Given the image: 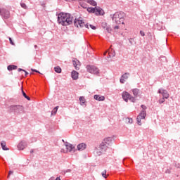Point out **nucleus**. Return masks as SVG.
Wrapping results in <instances>:
<instances>
[{
  "mask_svg": "<svg viewBox=\"0 0 180 180\" xmlns=\"http://www.w3.org/2000/svg\"><path fill=\"white\" fill-rule=\"evenodd\" d=\"M159 60L160 61H162V63H167V57L165 56H160Z\"/></svg>",
  "mask_w": 180,
  "mask_h": 180,
  "instance_id": "obj_26",
  "label": "nucleus"
},
{
  "mask_svg": "<svg viewBox=\"0 0 180 180\" xmlns=\"http://www.w3.org/2000/svg\"><path fill=\"white\" fill-rule=\"evenodd\" d=\"M133 94L134 95V96H139V94H140V91L137 89H134L133 91Z\"/></svg>",
  "mask_w": 180,
  "mask_h": 180,
  "instance_id": "obj_24",
  "label": "nucleus"
},
{
  "mask_svg": "<svg viewBox=\"0 0 180 180\" xmlns=\"http://www.w3.org/2000/svg\"><path fill=\"white\" fill-rule=\"evenodd\" d=\"M71 75H72V79H78V75H79L78 72L73 70L72 72Z\"/></svg>",
  "mask_w": 180,
  "mask_h": 180,
  "instance_id": "obj_18",
  "label": "nucleus"
},
{
  "mask_svg": "<svg viewBox=\"0 0 180 180\" xmlns=\"http://www.w3.org/2000/svg\"><path fill=\"white\" fill-rule=\"evenodd\" d=\"M108 26V23L106 22H102L101 24V27H103V29H105Z\"/></svg>",
  "mask_w": 180,
  "mask_h": 180,
  "instance_id": "obj_31",
  "label": "nucleus"
},
{
  "mask_svg": "<svg viewBox=\"0 0 180 180\" xmlns=\"http://www.w3.org/2000/svg\"><path fill=\"white\" fill-rule=\"evenodd\" d=\"M142 110L139 113V115L137 116L136 120L139 126H141L142 122L141 120H144L146 119V116L147 113L146 112V109H147V107L144 105H141Z\"/></svg>",
  "mask_w": 180,
  "mask_h": 180,
  "instance_id": "obj_4",
  "label": "nucleus"
},
{
  "mask_svg": "<svg viewBox=\"0 0 180 180\" xmlns=\"http://www.w3.org/2000/svg\"><path fill=\"white\" fill-rule=\"evenodd\" d=\"M116 56V53L115 51L113 52H109L108 53V58H112V57H115Z\"/></svg>",
  "mask_w": 180,
  "mask_h": 180,
  "instance_id": "obj_25",
  "label": "nucleus"
},
{
  "mask_svg": "<svg viewBox=\"0 0 180 180\" xmlns=\"http://www.w3.org/2000/svg\"><path fill=\"white\" fill-rule=\"evenodd\" d=\"M57 110H58V106H56L53 108L51 112V116H53V115H56L57 113Z\"/></svg>",
  "mask_w": 180,
  "mask_h": 180,
  "instance_id": "obj_27",
  "label": "nucleus"
},
{
  "mask_svg": "<svg viewBox=\"0 0 180 180\" xmlns=\"http://www.w3.org/2000/svg\"><path fill=\"white\" fill-rule=\"evenodd\" d=\"M94 65H89L86 66V68H94Z\"/></svg>",
  "mask_w": 180,
  "mask_h": 180,
  "instance_id": "obj_40",
  "label": "nucleus"
},
{
  "mask_svg": "<svg viewBox=\"0 0 180 180\" xmlns=\"http://www.w3.org/2000/svg\"><path fill=\"white\" fill-rule=\"evenodd\" d=\"M105 30L108 32V33H111L112 32V28L110 27V26L107 25Z\"/></svg>",
  "mask_w": 180,
  "mask_h": 180,
  "instance_id": "obj_28",
  "label": "nucleus"
},
{
  "mask_svg": "<svg viewBox=\"0 0 180 180\" xmlns=\"http://www.w3.org/2000/svg\"><path fill=\"white\" fill-rule=\"evenodd\" d=\"M20 6H21V8H23V9H27V6H26V4L21 3Z\"/></svg>",
  "mask_w": 180,
  "mask_h": 180,
  "instance_id": "obj_30",
  "label": "nucleus"
},
{
  "mask_svg": "<svg viewBox=\"0 0 180 180\" xmlns=\"http://www.w3.org/2000/svg\"><path fill=\"white\" fill-rule=\"evenodd\" d=\"M178 67H179V68H180V65H179Z\"/></svg>",
  "mask_w": 180,
  "mask_h": 180,
  "instance_id": "obj_50",
  "label": "nucleus"
},
{
  "mask_svg": "<svg viewBox=\"0 0 180 180\" xmlns=\"http://www.w3.org/2000/svg\"><path fill=\"white\" fill-rule=\"evenodd\" d=\"M55 72L60 74L61 72V68H54Z\"/></svg>",
  "mask_w": 180,
  "mask_h": 180,
  "instance_id": "obj_32",
  "label": "nucleus"
},
{
  "mask_svg": "<svg viewBox=\"0 0 180 180\" xmlns=\"http://www.w3.org/2000/svg\"><path fill=\"white\" fill-rule=\"evenodd\" d=\"M10 112H13L17 115H22V113H25V109L22 105H11L10 106Z\"/></svg>",
  "mask_w": 180,
  "mask_h": 180,
  "instance_id": "obj_5",
  "label": "nucleus"
},
{
  "mask_svg": "<svg viewBox=\"0 0 180 180\" xmlns=\"http://www.w3.org/2000/svg\"><path fill=\"white\" fill-rule=\"evenodd\" d=\"M7 68H18V66L15 65H10L7 67Z\"/></svg>",
  "mask_w": 180,
  "mask_h": 180,
  "instance_id": "obj_33",
  "label": "nucleus"
},
{
  "mask_svg": "<svg viewBox=\"0 0 180 180\" xmlns=\"http://www.w3.org/2000/svg\"><path fill=\"white\" fill-rule=\"evenodd\" d=\"M89 27H91V29H92V30H96V27H95L94 25H89Z\"/></svg>",
  "mask_w": 180,
  "mask_h": 180,
  "instance_id": "obj_38",
  "label": "nucleus"
},
{
  "mask_svg": "<svg viewBox=\"0 0 180 180\" xmlns=\"http://www.w3.org/2000/svg\"><path fill=\"white\" fill-rule=\"evenodd\" d=\"M12 174H13V172L10 171L9 173H8V175H12Z\"/></svg>",
  "mask_w": 180,
  "mask_h": 180,
  "instance_id": "obj_41",
  "label": "nucleus"
},
{
  "mask_svg": "<svg viewBox=\"0 0 180 180\" xmlns=\"http://www.w3.org/2000/svg\"><path fill=\"white\" fill-rule=\"evenodd\" d=\"M101 175L103 178H106V170L103 171Z\"/></svg>",
  "mask_w": 180,
  "mask_h": 180,
  "instance_id": "obj_35",
  "label": "nucleus"
},
{
  "mask_svg": "<svg viewBox=\"0 0 180 180\" xmlns=\"http://www.w3.org/2000/svg\"><path fill=\"white\" fill-rule=\"evenodd\" d=\"M122 98L125 102H127L128 101H131V102H136V98L134 97H131L130 94L127 93V91H124L122 93Z\"/></svg>",
  "mask_w": 180,
  "mask_h": 180,
  "instance_id": "obj_6",
  "label": "nucleus"
},
{
  "mask_svg": "<svg viewBox=\"0 0 180 180\" xmlns=\"http://www.w3.org/2000/svg\"><path fill=\"white\" fill-rule=\"evenodd\" d=\"M65 147L66 148V150H63V153H74L75 151V146H73L72 144L69 143L68 142H66L65 143Z\"/></svg>",
  "mask_w": 180,
  "mask_h": 180,
  "instance_id": "obj_7",
  "label": "nucleus"
},
{
  "mask_svg": "<svg viewBox=\"0 0 180 180\" xmlns=\"http://www.w3.org/2000/svg\"><path fill=\"white\" fill-rule=\"evenodd\" d=\"M86 148V144L82 143L77 146V150L79 151H84Z\"/></svg>",
  "mask_w": 180,
  "mask_h": 180,
  "instance_id": "obj_14",
  "label": "nucleus"
},
{
  "mask_svg": "<svg viewBox=\"0 0 180 180\" xmlns=\"http://www.w3.org/2000/svg\"><path fill=\"white\" fill-rule=\"evenodd\" d=\"M87 71L90 72V74H99V69L98 68H89Z\"/></svg>",
  "mask_w": 180,
  "mask_h": 180,
  "instance_id": "obj_13",
  "label": "nucleus"
},
{
  "mask_svg": "<svg viewBox=\"0 0 180 180\" xmlns=\"http://www.w3.org/2000/svg\"><path fill=\"white\" fill-rule=\"evenodd\" d=\"M31 71L32 72H38V74H41V75H43L44 74H46V71L44 70H41L39 71V70L33 69V68L31 69Z\"/></svg>",
  "mask_w": 180,
  "mask_h": 180,
  "instance_id": "obj_20",
  "label": "nucleus"
},
{
  "mask_svg": "<svg viewBox=\"0 0 180 180\" xmlns=\"http://www.w3.org/2000/svg\"><path fill=\"white\" fill-rule=\"evenodd\" d=\"M72 64L75 68H79L81 67V63L77 59L72 60Z\"/></svg>",
  "mask_w": 180,
  "mask_h": 180,
  "instance_id": "obj_15",
  "label": "nucleus"
},
{
  "mask_svg": "<svg viewBox=\"0 0 180 180\" xmlns=\"http://www.w3.org/2000/svg\"><path fill=\"white\" fill-rule=\"evenodd\" d=\"M0 15L4 18V19H9L11 13L8 11H6L4 8H0Z\"/></svg>",
  "mask_w": 180,
  "mask_h": 180,
  "instance_id": "obj_8",
  "label": "nucleus"
},
{
  "mask_svg": "<svg viewBox=\"0 0 180 180\" xmlns=\"http://www.w3.org/2000/svg\"><path fill=\"white\" fill-rule=\"evenodd\" d=\"M112 143V138H105L103 140L101 145L97 148L96 153L97 155H101L102 153H105Z\"/></svg>",
  "mask_w": 180,
  "mask_h": 180,
  "instance_id": "obj_2",
  "label": "nucleus"
},
{
  "mask_svg": "<svg viewBox=\"0 0 180 180\" xmlns=\"http://www.w3.org/2000/svg\"><path fill=\"white\" fill-rule=\"evenodd\" d=\"M140 34L141 36H143V37L146 36V34L144 33L143 31H140Z\"/></svg>",
  "mask_w": 180,
  "mask_h": 180,
  "instance_id": "obj_39",
  "label": "nucleus"
},
{
  "mask_svg": "<svg viewBox=\"0 0 180 180\" xmlns=\"http://www.w3.org/2000/svg\"><path fill=\"white\" fill-rule=\"evenodd\" d=\"M81 6H82V8H86V7H85V5L84 4H82Z\"/></svg>",
  "mask_w": 180,
  "mask_h": 180,
  "instance_id": "obj_42",
  "label": "nucleus"
},
{
  "mask_svg": "<svg viewBox=\"0 0 180 180\" xmlns=\"http://www.w3.org/2000/svg\"><path fill=\"white\" fill-rule=\"evenodd\" d=\"M1 146L3 150H9L8 148H6V142H5V141H1Z\"/></svg>",
  "mask_w": 180,
  "mask_h": 180,
  "instance_id": "obj_22",
  "label": "nucleus"
},
{
  "mask_svg": "<svg viewBox=\"0 0 180 180\" xmlns=\"http://www.w3.org/2000/svg\"><path fill=\"white\" fill-rule=\"evenodd\" d=\"M34 47H35V48L37 47V45H34Z\"/></svg>",
  "mask_w": 180,
  "mask_h": 180,
  "instance_id": "obj_49",
  "label": "nucleus"
},
{
  "mask_svg": "<svg viewBox=\"0 0 180 180\" xmlns=\"http://www.w3.org/2000/svg\"><path fill=\"white\" fill-rule=\"evenodd\" d=\"M96 11V7H89L87 8V11H89V13H95Z\"/></svg>",
  "mask_w": 180,
  "mask_h": 180,
  "instance_id": "obj_21",
  "label": "nucleus"
},
{
  "mask_svg": "<svg viewBox=\"0 0 180 180\" xmlns=\"http://www.w3.org/2000/svg\"><path fill=\"white\" fill-rule=\"evenodd\" d=\"M94 99L98 101L99 102L105 101V96L100 95H94Z\"/></svg>",
  "mask_w": 180,
  "mask_h": 180,
  "instance_id": "obj_17",
  "label": "nucleus"
},
{
  "mask_svg": "<svg viewBox=\"0 0 180 180\" xmlns=\"http://www.w3.org/2000/svg\"><path fill=\"white\" fill-rule=\"evenodd\" d=\"M114 29H119V26L118 25L115 26Z\"/></svg>",
  "mask_w": 180,
  "mask_h": 180,
  "instance_id": "obj_43",
  "label": "nucleus"
},
{
  "mask_svg": "<svg viewBox=\"0 0 180 180\" xmlns=\"http://www.w3.org/2000/svg\"><path fill=\"white\" fill-rule=\"evenodd\" d=\"M8 71H12V68H8Z\"/></svg>",
  "mask_w": 180,
  "mask_h": 180,
  "instance_id": "obj_45",
  "label": "nucleus"
},
{
  "mask_svg": "<svg viewBox=\"0 0 180 180\" xmlns=\"http://www.w3.org/2000/svg\"><path fill=\"white\" fill-rule=\"evenodd\" d=\"M165 102V98H162L160 100H159V103H164Z\"/></svg>",
  "mask_w": 180,
  "mask_h": 180,
  "instance_id": "obj_37",
  "label": "nucleus"
},
{
  "mask_svg": "<svg viewBox=\"0 0 180 180\" xmlns=\"http://www.w3.org/2000/svg\"><path fill=\"white\" fill-rule=\"evenodd\" d=\"M112 20L115 22L117 25H120L124 23V13L123 12H116L112 15H111Z\"/></svg>",
  "mask_w": 180,
  "mask_h": 180,
  "instance_id": "obj_3",
  "label": "nucleus"
},
{
  "mask_svg": "<svg viewBox=\"0 0 180 180\" xmlns=\"http://www.w3.org/2000/svg\"><path fill=\"white\" fill-rule=\"evenodd\" d=\"M58 22L60 25H62V26H70V25H72V22H74V25L76 27H86V29H89L88 23L82 20L81 18L74 20V17L67 13H60L58 15Z\"/></svg>",
  "mask_w": 180,
  "mask_h": 180,
  "instance_id": "obj_1",
  "label": "nucleus"
},
{
  "mask_svg": "<svg viewBox=\"0 0 180 180\" xmlns=\"http://www.w3.org/2000/svg\"><path fill=\"white\" fill-rule=\"evenodd\" d=\"M22 92L23 96H24L26 99H27V101H30V97L27 96V95H26V93H25V91H23V90L22 91Z\"/></svg>",
  "mask_w": 180,
  "mask_h": 180,
  "instance_id": "obj_29",
  "label": "nucleus"
},
{
  "mask_svg": "<svg viewBox=\"0 0 180 180\" xmlns=\"http://www.w3.org/2000/svg\"><path fill=\"white\" fill-rule=\"evenodd\" d=\"M86 4H89V5H92V6H96V1L94 0H84Z\"/></svg>",
  "mask_w": 180,
  "mask_h": 180,
  "instance_id": "obj_19",
  "label": "nucleus"
},
{
  "mask_svg": "<svg viewBox=\"0 0 180 180\" xmlns=\"http://www.w3.org/2000/svg\"><path fill=\"white\" fill-rule=\"evenodd\" d=\"M8 39H9L10 44H11L12 46H15V43H14L13 41L12 40V38L9 37Z\"/></svg>",
  "mask_w": 180,
  "mask_h": 180,
  "instance_id": "obj_36",
  "label": "nucleus"
},
{
  "mask_svg": "<svg viewBox=\"0 0 180 180\" xmlns=\"http://www.w3.org/2000/svg\"><path fill=\"white\" fill-rule=\"evenodd\" d=\"M159 94H161L165 99H168L169 98V94H168V91L163 89H160L158 91Z\"/></svg>",
  "mask_w": 180,
  "mask_h": 180,
  "instance_id": "obj_9",
  "label": "nucleus"
},
{
  "mask_svg": "<svg viewBox=\"0 0 180 180\" xmlns=\"http://www.w3.org/2000/svg\"><path fill=\"white\" fill-rule=\"evenodd\" d=\"M56 180H61V179H60V177H57Z\"/></svg>",
  "mask_w": 180,
  "mask_h": 180,
  "instance_id": "obj_44",
  "label": "nucleus"
},
{
  "mask_svg": "<svg viewBox=\"0 0 180 180\" xmlns=\"http://www.w3.org/2000/svg\"><path fill=\"white\" fill-rule=\"evenodd\" d=\"M95 15L97 16L105 15V11L101 7H96Z\"/></svg>",
  "mask_w": 180,
  "mask_h": 180,
  "instance_id": "obj_10",
  "label": "nucleus"
},
{
  "mask_svg": "<svg viewBox=\"0 0 180 180\" xmlns=\"http://www.w3.org/2000/svg\"><path fill=\"white\" fill-rule=\"evenodd\" d=\"M18 72H21V74H24L25 77H27V75H29V72H30V70H25L22 68H19L18 70Z\"/></svg>",
  "mask_w": 180,
  "mask_h": 180,
  "instance_id": "obj_16",
  "label": "nucleus"
},
{
  "mask_svg": "<svg viewBox=\"0 0 180 180\" xmlns=\"http://www.w3.org/2000/svg\"><path fill=\"white\" fill-rule=\"evenodd\" d=\"M79 101H80V105H84V103H85L86 101H85V97L84 96H80L79 98Z\"/></svg>",
  "mask_w": 180,
  "mask_h": 180,
  "instance_id": "obj_23",
  "label": "nucleus"
},
{
  "mask_svg": "<svg viewBox=\"0 0 180 180\" xmlns=\"http://www.w3.org/2000/svg\"><path fill=\"white\" fill-rule=\"evenodd\" d=\"M54 68H60V66L55 67Z\"/></svg>",
  "mask_w": 180,
  "mask_h": 180,
  "instance_id": "obj_47",
  "label": "nucleus"
},
{
  "mask_svg": "<svg viewBox=\"0 0 180 180\" xmlns=\"http://www.w3.org/2000/svg\"><path fill=\"white\" fill-rule=\"evenodd\" d=\"M26 146H27V144H26V142L25 141H21L18 146V150H25V148H26Z\"/></svg>",
  "mask_w": 180,
  "mask_h": 180,
  "instance_id": "obj_12",
  "label": "nucleus"
},
{
  "mask_svg": "<svg viewBox=\"0 0 180 180\" xmlns=\"http://www.w3.org/2000/svg\"><path fill=\"white\" fill-rule=\"evenodd\" d=\"M126 121H127L128 123H130V124L133 123V119H131V118H127V119L126 120Z\"/></svg>",
  "mask_w": 180,
  "mask_h": 180,
  "instance_id": "obj_34",
  "label": "nucleus"
},
{
  "mask_svg": "<svg viewBox=\"0 0 180 180\" xmlns=\"http://www.w3.org/2000/svg\"><path fill=\"white\" fill-rule=\"evenodd\" d=\"M31 154H33V150H30Z\"/></svg>",
  "mask_w": 180,
  "mask_h": 180,
  "instance_id": "obj_46",
  "label": "nucleus"
},
{
  "mask_svg": "<svg viewBox=\"0 0 180 180\" xmlns=\"http://www.w3.org/2000/svg\"><path fill=\"white\" fill-rule=\"evenodd\" d=\"M104 56H106V52L104 53Z\"/></svg>",
  "mask_w": 180,
  "mask_h": 180,
  "instance_id": "obj_48",
  "label": "nucleus"
},
{
  "mask_svg": "<svg viewBox=\"0 0 180 180\" xmlns=\"http://www.w3.org/2000/svg\"><path fill=\"white\" fill-rule=\"evenodd\" d=\"M127 78H129V73H125L124 74L120 79V82L121 84H124V82H126V80L127 79Z\"/></svg>",
  "mask_w": 180,
  "mask_h": 180,
  "instance_id": "obj_11",
  "label": "nucleus"
}]
</instances>
